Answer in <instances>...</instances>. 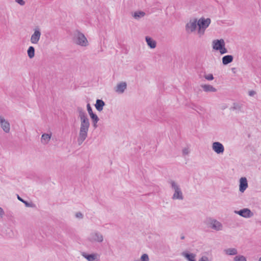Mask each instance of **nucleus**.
Listing matches in <instances>:
<instances>
[{
    "label": "nucleus",
    "mask_w": 261,
    "mask_h": 261,
    "mask_svg": "<svg viewBox=\"0 0 261 261\" xmlns=\"http://www.w3.org/2000/svg\"><path fill=\"white\" fill-rule=\"evenodd\" d=\"M77 111L81 121L79 135L77 138L79 145H81L88 136V132L90 127V122L86 113L82 108L78 107Z\"/></svg>",
    "instance_id": "f257e3e1"
},
{
    "label": "nucleus",
    "mask_w": 261,
    "mask_h": 261,
    "mask_svg": "<svg viewBox=\"0 0 261 261\" xmlns=\"http://www.w3.org/2000/svg\"><path fill=\"white\" fill-rule=\"evenodd\" d=\"M73 41L77 45L81 46H87L88 45V41L83 33L76 30L74 33Z\"/></svg>",
    "instance_id": "f03ea898"
},
{
    "label": "nucleus",
    "mask_w": 261,
    "mask_h": 261,
    "mask_svg": "<svg viewBox=\"0 0 261 261\" xmlns=\"http://www.w3.org/2000/svg\"><path fill=\"white\" fill-rule=\"evenodd\" d=\"M168 182L170 184L172 189L174 191L172 199L173 200H183L184 196L179 186L173 180H169Z\"/></svg>",
    "instance_id": "7ed1b4c3"
},
{
    "label": "nucleus",
    "mask_w": 261,
    "mask_h": 261,
    "mask_svg": "<svg viewBox=\"0 0 261 261\" xmlns=\"http://www.w3.org/2000/svg\"><path fill=\"white\" fill-rule=\"evenodd\" d=\"M204 223L208 227L216 231L222 230L223 228V225L220 222L212 218H207Z\"/></svg>",
    "instance_id": "20e7f679"
},
{
    "label": "nucleus",
    "mask_w": 261,
    "mask_h": 261,
    "mask_svg": "<svg viewBox=\"0 0 261 261\" xmlns=\"http://www.w3.org/2000/svg\"><path fill=\"white\" fill-rule=\"evenodd\" d=\"M197 26V19H195L193 20H190L186 25V31L189 34L191 33L196 30Z\"/></svg>",
    "instance_id": "39448f33"
},
{
    "label": "nucleus",
    "mask_w": 261,
    "mask_h": 261,
    "mask_svg": "<svg viewBox=\"0 0 261 261\" xmlns=\"http://www.w3.org/2000/svg\"><path fill=\"white\" fill-rule=\"evenodd\" d=\"M234 213L246 218H251L253 216V213L248 208H244L240 211H235Z\"/></svg>",
    "instance_id": "423d86ee"
},
{
    "label": "nucleus",
    "mask_w": 261,
    "mask_h": 261,
    "mask_svg": "<svg viewBox=\"0 0 261 261\" xmlns=\"http://www.w3.org/2000/svg\"><path fill=\"white\" fill-rule=\"evenodd\" d=\"M103 238L102 235L98 232L91 233L89 237V240L91 242H102Z\"/></svg>",
    "instance_id": "0eeeda50"
},
{
    "label": "nucleus",
    "mask_w": 261,
    "mask_h": 261,
    "mask_svg": "<svg viewBox=\"0 0 261 261\" xmlns=\"http://www.w3.org/2000/svg\"><path fill=\"white\" fill-rule=\"evenodd\" d=\"M212 149L217 154H222L224 151V146L219 142H215L213 143Z\"/></svg>",
    "instance_id": "6e6552de"
},
{
    "label": "nucleus",
    "mask_w": 261,
    "mask_h": 261,
    "mask_svg": "<svg viewBox=\"0 0 261 261\" xmlns=\"http://www.w3.org/2000/svg\"><path fill=\"white\" fill-rule=\"evenodd\" d=\"M211 20L210 18H204L202 17L199 19L197 21V24L198 28H201L202 29H206L211 23Z\"/></svg>",
    "instance_id": "1a4fd4ad"
},
{
    "label": "nucleus",
    "mask_w": 261,
    "mask_h": 261,
    "mask_svg": "<svg viewBox=\"0 0 261 261\" xmlns=\"http://www.w3.org/2000/svg\"><path fill=\"white\" fill-rule=\"evenodd\" d=\"M0 124L2 128L5 133H9L10 129V123L2 116H0Z\"/></svg>",
    "instance_id": "9d476101"
},
{
    "label": "nucleus",
    "mask_w": 261,
    "mask_h": 261,
    "mask_svg": "<svg viewBox=\"0 0 261 261\" xmlns=\"http://www.w3.org/2000/svg\"><path fill=\"white\" fill-rule=\"evenodd\" d=\"M41 36V32L39 29H35L34 33L31 37V42L33 44L38 43Z\"/></svg>",
    "instance_id": "9b49d317"
},
{
    "label": "nucleus",
    "mask_w": 261,
    "mask_h": 261,
    "mask_svg": "<svg viewBox=\"0 0 261 261\" xmlns=\"http://www.w3.org/2000/svg\"><path fill=\"white\" fill-rule=\"evenodd\" d=\"M213 48L214 49L219 50L223 46H225V42L223 39H216L213 41Z\"/></svg>",
    "instance_id": "f8f14e48"
},
{
    "label": "nucleus",
    "mask_w": 261,
    "mask_h": 261,
    "mask_svg": "<svg viewBox=\"0 0 261 261\" xmlns=\"http://www.w3.org/2000/svg\"><path fill=\"white\" fill-rule=\"evenodd\" d=\"M127 84L126 82H122L118 83L116 87L115 88V91L116 92L119 94H122L124 91L126 89Z\"/></svg>",
    "instance_id": "ddd939ff"
},
{
    "label": "nucleus",
    "mask_w": 261,
    "mask_h": 261,
    "mask_svg": "<svg viewBox=\"0 0 261 261\" xmlns=\"http://www.w3.org/2000/svg\"><path fill=\"white\" fill-rule=\"evenodd\" d=\"M248 187L247 180L246 177H241L240 179L239 190L244 192Z\"/></svg>",
    "instance_id": "4468645a"
},
{
    "label": "nucleus",
    "mask_w": 261,
    "mask_h": 261,
    "mask_svg": "<svg viewBox=\"0 0 261 261\" xmlns=\"http://www.w3.org/2000/svg\"><path fill=\"white\" fill-rule=\"evenodd\" d=\"M82 255L88 261H97V255L96 254H88L84 252Z\"/></svg>",
    "instance_id": "2eb2a0df"
},
{
    "label": "nucleus",
    "mask_w": 261,
    "mask_h": 261,
    "mask_svg": "<svg viewBox=\"0 0 261 261\" xmlns=\"http://www.w3.org/2000/svg\"><path fill=\"white\" fill-rule=\"evenodd\" d=\"M51 137V134H42L41 138V142L43 144H47L50 140Z\"/></svg>",
    "instance_id": "dca6fc26"
},
{
    "label": "nucleus",
    "mask_w": 261,
    "mask_h": 261,
    "mask_svg": "<svg viewBox=\"0 0 261 261\" xmlns=\"http://www.w3.org/2000/svg\"><path fill=\"white\" fill-rule=\"evenodd\" d=\"M105 105V102L101 100V99H97L96 101V103L95 105V108L96 110L99 111L101 112L103 108V107Z\"/></svg>",
    "instance_id": "f3484780"
},
{
    "label": "nucleus",
    "mask_w": 261,
    "mask_h": 261,
    "mask_svg": "<svg viewBox=\"0 0 261 261\" xmlns=\"http://www.w3.org/2000/svg\"><path fill=\"white\" fill-rule=\"evenodd\" d=\"M201 87L202 88L203 90L206 92H215L217 91V89L211 85H201Z\"/></svg>",
    "instance_id": "a211bd4d"
},
{
    "label": "nucleus",
    "mask_w": 261,
    "mask_h": 261,
    "mask_svg": "<svg viewBox=\"0 0 261 261\" xmlns=\"http://www.w3.org/2000/svg\"><path fill=\"white\" fill-rule=\"evenodd\" d=\"M146 41L147 43V45L151 48H154L156 47V42L153 40L152 38H151L149 37H146L145 38Z\"/></svg>",
    "instance_id": "6ab92c4d"
},
{
    "label": "nucleus",
    "mask_w": 261,
    "mask_h": 261,
    "mask_svg": "<svg viewBox=\"0 0 261 261\" xmlns=\"http://www.w3.org/2000/svg\"><path fill=\"white\" fill-rule=\"evenodd\" d=\"M90 117L91 119H92V122L93 124V127L96 128L97 127V122L99 121V118L98 116L94 113L91 114L90 115Z\"/></svg>",
    "instance_id": "aec40b11"
},
{
    "label": "nucleus",
    "mask_w": 261,
    "mask_h": 261,
    "mask_svg": "<svg viewBox=\"0 0 261 261\" xmlns=\"http://www.w3.org/2000/svg\"><path fill=\"white\" fill-rule=\"evenodd\" d=\"M233 61V57L231 55H226L222 58V63L227 65Z\"/></svg>",
    "instance_id": "412c9836"
},
{
    "label": "nucleus",
    "mask_w": 261,
    "mask_h": 261,
    "mask_svg": "<svg viewBox=\"0 0 261 261\" xmlns=\"http://www.w3.org/2000/svg\"><path fill=\"white\" fill-rule=\"evenodd\" d=\"M182 255L185 257L189 261H196L195 255L193 253H188L185 252L182 253Z\"/></svg>",
    "instance_id": "4be33fe9"
},
{
    "label": "nucleus",
    "mask_w": 261,
    "mask_h": 261,
    "mask_svg": "<svg viewBox=\"0 0 261 261\" xmlns=\"http://www.w3.org/2000/svg\"><path fill=\"white\" fill-rule=\"evenodd\" d=\"M225 253L229 255H234L237 254L238 251L236 248H228L224 250Z\"/></svg>",
    "instance_id": "5701e85b"
},
{
    "label": "nucleus",
    "mask_w": 261,
    "mask_h": 261,
    "mask_svg": "<svg viewBox=\"0 0 261 261\" xmlns=\"http://www.w3.org/2000/svg\"><path fill=\"white\" fill-rule=\"evenodd\" d=\"M145 15V13L143 11H137L135 12L133 16L136 19H139L140 18L143 17Z\"/></svg>",
    "instance_id": "b1692460"
},
{
    "label": "nucleus",
    "mask_w": 261,
    "mask_h": 261,
    "mask_svg": "<svg viewBox=\"0 0 261 261\" xmlns=\"http://www.w3.org/2000/svg\"><path fill=\"white\" fill-rule=\"evenodd\" d=\"M29 57L30 59L33 58L35 56V48L33 46H30L27 50Z\"/></svg>",
    "instance_id": "393cba45"
},
{
    "label": "nucleus",
    "mask_w": 261,
    "mask_h": 261,
    "mask_svg": "<svg viewBox=\"0 0 261 261\" xmlns=\"http://www.w3.org/2000/svg\"><path fill=\"white\" fill-rule=\"evenodd\" d=\"M234 259V261H247L246 258L243 255L236 256Z\"/></svg>",
    "instance_id": "a878e982"
},
{
    "label": "nucleus",
    "mask_w": 261,
    "mask_h": 261,
    "mask_svg": "<svg viewBox=\"0 0 261 261\" xmlns=\"http://www.w3.org/2000/svg\"><path fill=\"white\" fill-rule=\"evenodd\" d=\"M232 107L233 110H240L242 109V106L238 103H234Z\"/></svg>",
    "instance_id": "bb28decb"
},
{
    "label": "nucleus",
    "mask_w": 261,
    "mask_h": 261,
    "mask_svg": "<svg viewBox=\"0 0 261 261\" xmlns=\"http://www.w3.org/2000/svg\"><path fill=\"white\" fill-rule=\"evenodd\" d=\"M141 261H149V257L147 254H143L141 257Z\"/></svg>",
    "instance_id": "cd10ccee"
},
{
    "label": "nucleus",
    "mask_w": 261,
    "mask_h": 261,
    "mask_svg": "<svg viewBox=\"0 0 261 261\" xmlns=\"http://www.w3.org/2000/svg\"><path fill=\"white\" fill-rule=\"evenodd\" d=\"M205 30V29L198 28V34H199V37H201L202 35H203V34H204Z\"/></svg>",
    "instance_id": "c85d7f7f"
},
{
    "label": "nucleus",
    "mask_w": 261,
    "mask_h": 261,
    "mask_svg": "<svg viewBox=\"0 0 261 261\" xmlns=\"http://www.w3.org/2000/svg\"><path fill=\"white\" fill-rule=\"evenodd\" d=\"M87 111H88L89 115H91V114L94 113L93 112L90 103H88L87 105Z\"/></svg>",
    "instance_id": "c756f323"
},
{
    "label": "nucleus",
    "mask_w": 261,
    "mask_h": 261,
    "mask_svg": "<svg viewBox=\"0 0 261 261\" xmlns=\"http://www.w3.org/2000/svg\"><path fill=\"white\" fill-rule=\"evenodd\" d=\"M204 78L208 81H212L214 79V76L212 74H208L204 75Z\"/></svg>",
    "instance_id": "7c9ffc66"
},
{
    "label": "nucleus",
    "mask_w": 261,
    "mask_h": 261,
    "mask_svg": "<svg viewBox=\"0 0 261 261\" xmlns=\"http://www.w3.org/2000/svg\"><path fill=\"white\" fill-rule=\"evenodd\" d=\"M219 50L221 54H224L228 52L227 49L225 47V46H223Z\"/></svg>",
    "instance_id": "2f4dec72"
},
{
    "label": "nucleus",
    "mask_w": 261,
    "mask_h": 261,
    "mask_svg": "<svg viewBox=\"0 0 261 261\" xmlns=\"http://www.w3.org/2000/svg\"><path fill=\"white\" fill-rule=\"evenodd\" d=\"M182 154L183 155H188L190 151L188 148H185L182 149Z\"/></svg>",
    "instance_id": "473e14b6"
},
{
    "label": "nucleus",
    "mask_w": 261,
    "mask_h": 261,
    "mask_svg": "<svg viewBox=\"0 0 261 261\" xmlns=\"http://www.w3.org/2000/svg\"><path fill=\"white\" fill-rule=\"evenodd\" d=\"M75 216L77 218L82 219L83 218V215L81 212H77L76 213Z\"/></svg>",
    "instance_id": "72a5a7b5"
},
{
    "label": "nucleus",
    "mask_w": 261,
    "mask_h": 261,
    "mask_svg": "<svg viewBox=\"0 0 261 261\" xmlns=\"http://www.w3.org/2000/svg\"><path fill=\"white\" fill-rule=\"evenodd\" d=\"M15 2L21 6H23L25 4V2L23 0H15Z\"/></svg>",
    "instance_id": "f704fd0d"
},
{
    "label": "nucleus",
    "mask_w": 261,
    "mask_h": 261,
    "mask_svg": "<svg viewBox=\"0 0 261 261\" xmlns=\"http://www.w3.org/2000/svg\"><path fill=\"white\" fill-rule=\"evenodd\" d=\"M256 94V92L253 90H251L249 91V95L250 96H253Z\"/></svg>",
    "instance_id": "c9c22d12"
},
{
    "label": "nucleus",
    "mask_w": 261,
    "mask_h": 261,
    "mask_svg": "<svg viewBox=\"0 0 261 261\" xmlns=\"http://www.w3.org/2000/svg\"><path fill=\"white\" fill-rule=\"evenodd\" d=\"M4 215V212L2 207H0V216L2 217Z\"/></svg>",
    "instance_id": "e433bc0d"
},
{
    "label": "nucleus",
    "mask_w": 261,
    "mask_h": 261,
    "mask_svg": "<svg viewBox=\"0 0 261 261\" xmlns=\"http://www.w3.org/2000/svg\"><path fill=\"white\" fill-rule=\"evenodd\" d=\"M17 198L19 200H20V201L22 202L24 201L23 199H22L19 195H17Z\"/></svg>",
    "instance_id": "4c0bfd02"
},
{
    "label": "nucleus",
    "mask_w": 261,
    "mask_h": 261,
    "mask_svg": "<svg viewBox=\"0 0 261 261\" xmlns=\"http://www.w3.org/2000/svg\"><path fill=\"white\" fill-rule=\"evenodd\" d=\"M23 203H24L25 204V205L26 206H30V204L28 202H27V201H25L24 200L23 201Z\"/></svg>",
    "instance_id": "58836bf2"
},
{
    "label": "nucleus",
    "mask_w": 261,
    "mask_h": 261,
    "mask_svg": "<svg viewBox=\"0 0 261 261\" xmlns=\"http://www.w3.org/2000/svg\"><path fill=\"white\" fill-rule=\"evenodd\" d=\"M199 261H205L204 257H202Z\"/></svg>",
    "instance_id": "ea45409f"
},
{
    "label": "nucleus",
    "mask_w": 261,
    "mask_h": 261,
    "mask_svg": "<svg viewBox=\"0 0 261 261\" xmlns=\"http://www.w3.org/2000/svg\"><path fill=\"white\" fill-rule=\"evenodd\" d=\"M180 239H181V240H184V239H185V236H183V235H182V236H181V237H180Z\"/></svg>",
    "instance_id": "a19ab883"
},
{
    "label": "nucleus",
    "mask_w": 261,
    "mask_h": 261,
    "mask_svg": "<svg viewBox=\"0 0 261 261\" xmlns=\"http://www.w3.org/2000/svg\"><path fill=\"white\" fill-rule=\"evenodd\" d=\"M259 261H261V257L259 258Z\"/></svg>",
    "instance_id": "79ce46f5"
}]
</instances>
